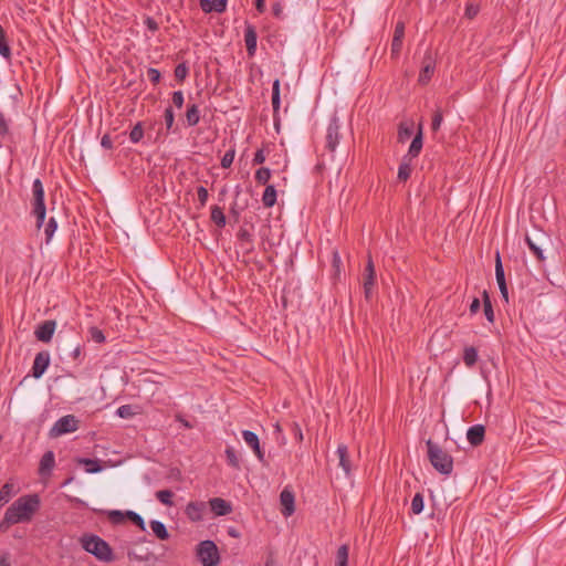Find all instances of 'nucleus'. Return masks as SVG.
Returning a JSON list of instances; mask_svg holds the SVG:
<instances>
[{"instance_id":"obj_10","label":"nucleus","mask_w":566,"mask_h":566,"mask_svg":"<svg viewBox=\"0 0 566 566\" xmlns=\"http://www.w3.org/2000/svg\"><path fill=\"white\" fill-rule=\"evenodd\" d=\"M206 511V503L200 501L189 502L186 506L185 513L191 522H199L203 518Z\"/></svg>"},{"instance_id":"obj_31","label":"nucleus","mask_w":566,"mask_h":566,"mask_svg":"<svg viewBox=\"0 0 566 566\" xmlns=\"http://www.w3.org/2000/svg\"><path fill=\"white\" fill-rule=\"evenodd\" d=\"M78 463L85 467L87 473H98L103 470L98 460L81 458L78 459Z\"/></svg>"},{"instance_id":"obj_36","label":"nucleus","mask_w":566,"mask_h":566,"mask_svg":"<svg viewBox=\"0 0 566 566\" xmlns=\"http://www.w3.org/2000/svg\"><path fill=\"white\" fill-rule=\"evenodd\" d=\"M57 229V222L54 217H51L44 226L45 242L49 244Z\"/></svg>"},{"instance_id":"obj_41","label":"nucleus","mask_w":566,"mask_h":566,"mask_svg":"<svg viewBox=\"0 0 566 566\" xmlns=\"http://www.w3.org/2000/svg\"><path fill=\"white\" fill-rule=\"evenodd\" d=\"M495 279H496L497 284L505 282V273H504L502 260H501L499 252H496V258H495Z\"/></svg>"},{"instance_id":"obj_33","label":"nucleus","mask_w":566,"mask_h":566,"mask_svg":"<svg viewBox=\"0 0 566 566\" xmlns=\"http://www.w3.org/2000/svg\"><path fill=\"white\" fill-rule=\"evenodd\" d=\"M482 296H483L484 315L490 323H493L494 322V312H493V307L491 304L489 293L484 290L482 293Z\"/></svg>"},{"instance_id":"obj_50","label":"nucleus","mask_w":566,"mask_h":566,"mask_svg":"<svg viewBox=\"0 0 566 566\" xmlns=\"http://www.w3.org/2000/svg\"><path fill=\"white\" fill-rule=\"evenodd\" d=\"M164 118H165L166 128L168 130H170L175 123V115H174V111H172L171 106H169L165 109Z\"/></svg>"},{"instance_id":"obj_62","label":"nucleus","mask_w":566,"mask_h":566,"mask_svg":"<svg viewBox=\"0 0 566 566\" xmlns=\"http://www.w3.org/2000/svg\"><path fill=\"white\" fill-rule=\"evenodd\" d=\"M480 306H481V304H480V300H479V298H474V300L472 301L471 305H470V312H471V314H475V313H478V312H479V310H480Z\"/></svg>"},{"instance_id":"obj_21","label":"nucleus","mask_w":566,"mask_h":566,"mask_svg":"<svg viewBox=\"0 0 566 566\" xmlns=\"http://www.w3.org/2000/svg\"><path fill=\"white\" fill-rule=\"evenodd\" d=\"M365 272L364 290L366 297H368L376 279L375 268L371 259L368 260Z\"/></svg>"},{"instance_id":"obj_40","label":"nucleus","mask_w":566,"mask_h":566,"mask_svg":"<svg viewBox=\"0 0 566 566\" xmlns=\"http://www.w3.org/2000/svg\"><path fill=\"white\" fill-rule=\"evenodd\" d=\"M424 503L423 496L421 493H416L411 501V511L413 514L418 515L423 511Z\"/></svg>"},{"instance_id":"obj_24","label":"nucleus","mask_w":566,"mask_h":566,"mask_svg":"<svg viewBox=\"0 0 566 566\" xmlns=\"http://www.w3.org/2000/svg\"><path fill=\"white\" fill-rule=\"evenodd\" d=\"M412 168H411V159H408V156H403L402 160L398 168V179L400 181H406L409 179L411 175Z\"/></svg>"},{"instance_id":"obj_37","label":"nucleus","mask_w":566,"mask_h":566,"mask_svg":"<svg viewBox=\"0 0 566 566\" xmlns=\"http://www.w3.org/2000/svg\"><path fill=\"white\" fill-rule=\"evenodd\" d=\"M172 496H174V493L170 490H159L156 492V499L160 503H163L164 505H167V506L174 505Z\"/></svg>"},{"instance_id":"obj_13","label":"nucleus","mask_w":566,"mask_h":566,"mask_svg":"<svg viewBox=\"0 0 566 566\" xmlns=\"http://www.w3.org/2000/svg\"><path fill=\"white\" fill-rule=\"evenodd\" d=\"M228 0H200L199 4L205 13L216 11L222 13L227 9Z\"/></svg>"},{"instance_id":"obj_23","label":"nucleus","mask_w":566,"mask_h":566,"mask_svg":"<svg viewBox=\"0 0 566 566\" xmlns=\"http://www.w3.org/2000/svg\"><path fill=\"white\" fill-rule=\"evenodd\" d=\"M413 134V124L412 123H406L402 122L399 124L398 127V135L397 139L399 143L403 144L406 143Z\"/></svg>"},{"instance_id":"obj_63","label":"nucleus","mask_w":566,"mask_h":566,"mask_svg":"<svg viewBox=\"0 0 566 566\" xmlns=\"http://www.w3.org/2000/svg\"><path fill=\"white\" fill-rule=\"evenodd\" d=\"M256 10L262 13L265 10V0H255Z\"/></svg>"},{"instance_id":"obj_17","label":"nucleus","mask_w":566,"mask_h":566,"mask_svg":"<svg viewBox=\"0 0 566 566\" xmlns=\"http://www.w3.org/2000/svg\"><path fill=\"white\" fill-rule=\"evenodd\" d=\"M55 465V457L53 451H46L41 460L39 467L40 475H50Z\"/></svg>"},{"instance_id":"obj_54","label":"nucleus","mask_w":566,"mask_h":566,"mask_svg":"<svg viewBox=\"0 0 566 566\" xmlns=\"http://www.w3.org/2000/svg\"><path fill=\"white\" fill-rule=\"evenodd\" d=\"M171 101L177 108H181L185 102L184 93L181 91H175L171 95Z\"/></svg>"},{"instance_id":"obj_53","label":"nucleus","mask_w":566,"mask_h":566,"mask_svg":"<svg viewBox=\"0 0 566 566\" xmlns=\"http://www.w3.org/2000/svg\"><path fill=\"white\" fill-rule=\"evenodd\" d=\"M90 334H91L92 339L95 343H104L105 342L104 333L99 328L91 327Z\"/></svg>"},{"instance_id":"obj_26","label":"nucleus","mask_w":566,"mask_h":566,"mask_svg":"<svg viewBox=\"0 0 566 566\" xmlns=\"http://www.w3.org/2000/svg\"><path fill=\"white\" fill-rule=\"evenodd\" d=\"M186 120L188 126H196L200 120V111L197 104L188 105L186 112Z\"/></svg>"},{"instance_id":"obj_7","label":"nucleus","mask_w":566,"mask_h":566,"mask_svg":"<svg viewBox=\"0 0 566 566\" xmlns=\"http://www.w3.org/2000/svg\"><path fill=\"white\" fill-rule=\"evenodd\" d=\"M50 365V354L49 352H40L35 355L32 366V376L34 378H40L45 373Z\"/></svg>"},{"instance_id":"obj_12","label":"nucleus","mask_w":566,"mask_h":566,"mask_svg":"<svg viewBox=\"0 0 566 566\" xmlns=\"http://www.w3.org/2000/svg\"><path fill=\"white\" fill-rule=\"evenodd\" d=\"M211 511L218 516H224L232 512V506L229 502L221 497H213L209 501Z\"/></svg>"},{"instance_id":"obj_5","label":"nucleus","mask_w":566,"mask_h":566,"mask_svg":"<svg viewBox=\"0 0 566 566\" xmlns=\"http://www.w3.org/2000/svg\"><path fill=\"white\" fill-rule=\"evenodd\" d=\"M78 428V420L73 415H66L55 421L53 427L50 429L49 436L51 438H57L65 433L76 431Z\"/></svg>"},{"instance_id":"obj_45","label":"nucleus","mask_w":566,"mask_h":566,"mask_svg":"<svg viewBox=\"0 0 566 566\" xmlns=\"http://www.w3.org/2000/svg\"><path fill=\"white\" fill-rule=\"evenodd\" d=\"M271 178V170L269 168L262 167L255 172V180L259 184L265 185Z\"/></svg>"},{"instance_id":"obj_20","label":"nucleus","mask_w":566,"mask_h":566,"mask_svg":"<svg viewBox=\"0 0 566 566\" xmlns=\"http://www.w3.org/2000/svg\"><path fill=\"white\" fill-rule=\"evenodd\" d=\"M32 192H33V208L45 207L44 188H43L42 181L39 178L33 180Z\"/></svg>"},{"instance_id":"obj_51","label":"nucleus","mask_w":566,"mask_h":566,"mask_svg":"<svg viewBox=\"0 0 566 566\" xmlns=\"http://www.w3.org/2000/svg\"><path fill=\"white\" fill-rule=\"evenodd\" d=\"M188 75V67L185 63H180L175 69V76L179 81H184Z\"/></svg>"},{"instance_id":"obj_14","label":"nucleus","mask_w":566,"mask_h":566,"mask_svg":"<svg viewBox=\"0 0 566 566\" xmlns=\"http://www.w3.org/2000/svg\"><path fill=\"white\" fill-rule=\"evenodd\" d=\"M485 429L482 424H474L468 429L467 439L471 446H480L484 440Z\"/></svg>"},{"instance_id":"obj_29","label":"nucleus","mask_w":566,"mask_h":566,"mask_svg":"<svg viewBox=\"0 0 566 566\" xmlns=\"http://www.w3.org/2000/svg\"><path fill=\"white\" fill-rule=\"evenodd\" d=\"M478 350L475 347L470 346L465 347L463 350V361L467 367L471 368L473 367L478 361Z\"/></svg>"},{"instance_id":"obj_1","label":"nucleus","mask_w":566,"mask_h":566,"mask_svg":"<svg viewBox=\"0 0 566 566\" xmlns=\"http://www.w3.org/2000/svg\"><path fill=\"white\" fill-rule=\"evenodd\" d=\"M41 507L39 494H27L17 499L6 511L0 528H7L10 525L29 523L34 514Z\"/></svg>"},{"instance_id":"obj_38","label":"nucleus","mask_w":566,"mask_h":566,"mask_svg":"<svg viewBox=\"0 0 566 566\" xmlns=\"http://www.w3.org/2000/svg\"><path fill=\"white\" fill-rule=\"evenodd\" d=\"M280 104V80L276 78L272 85V107L274 112L279 111Z\"/></svg>"},{"instance_id":"obj_64","label":"nucleus","mask_w":566,"mask_h":566,"mask_svg":"<svg viewBox=\"0 0 566 566\" xmlns=\"http://www.w3.org/2000/svg\"><path fill=\"white\" fill-rule=\"evenodd\" d=\"M0 566H10V563L6 558H0Z\"/></svg>"},{"instance_id":"obj_60","label":"nucleus","mask_w":566,"mask_h":566,"mask_svg":"<svg viewBox=\"0 0 566 566\" xmlns=\"http://www.w3.org/2000/svg\"><path fill=\"white\" fill-rule=\"evenodd\" d=\"M497 285H499L502 297L505 300V302H509V291H507L506 282H502Z\"/></svg>"},{"instance_id":"obj_11","label":"nucleus","mask_w":566,"mask_h":566,"mask_svg":"<svg viewBox=\"0 0 566 566\" xmlns=\"http://www.w3.org/2000/svg\"><path fill=\"white\" fill-rule=\"evenodd\" d=\"M405 36V23L402 21H399L396 23L394 38L391 42V54L395 56H398L401 48H402V40Z\"/></svg>"},{"instance_id":"obj_34","label":"nucleus","mask_w":566,"mask_h":566,"mask_svg":"<svg viewBox=\"0 0 566 566\" xmlns=\"http://www.w3.org/2000/svg\"><path fill=\"white\" fill-rule=\"evenodd\" d=\"M349 548L346 544L342 545L336 553L335 566H347Z\"/></svg>"},{"instance_id":"obj_18","label":"nucleus","mask_w":566,"mask_h":566,"mask_svg":"<svg viewBox=\"0 0 566 566\" xmlns=\"http://www.w3.org/2000/svg\"><path fill=\"white\" fill-rule=\"evenodd\" d=\"M421 149H422V124H419L418 132H417L416 136L413 137L406 156H408V159H413L419 156Z\"/></svg>"},{"instance_id":"obj_30","label":"nucleus","mask_w":566,"mask_h":566,"mask_svg":"<svg viewBox=\"0 0 566 566\" xmlns=\"http://www.w3.org/2000/svg\"><path fill=\"white\" fill-rule=\"evenodd\" d=\"M15 494L14 485L12 483H6L0 489V505L7 504Z\"/></svg>"},{"instance_id":"obj_42","label":"nucleus","mask_w":566,"mask_h":566,"mask_svg":"<svg viewBox=\"0 0 566 566\" xmlns=\"http://www.w3.org/2000/svg\"><path fill=\"white\" fill-rule=\"evenodd\" d=\"M126 516L135 525H137L143 532L146 531V525L144 518L134 511H126Z\"/></svg>"},{"instance_id":"obj_47","label":"nucleus","mask_w":566,"mask_h":566,"mask_svg":"<svg viewBox=\"0 0 566 566\" xmlns=\"http://www.w3.org/2000/svg\"><path fill=\"white\" fill-rule=\"evenodd\" d=\"M442 122H443L442 112L440 108H437L432 115L431 129L433 132H438L441 127Z\"/></svg>"},{"instance_id":"obj_25","label":"nucleus","mask_w":566,"mask_h":566,"mask_svg":"<svg viewBox=\"0 0 566 566\" xmlns=\"http://www.w3.org/2000/svg\"><path fill=\"white\" fill-rule=\"evenodd\" d=\"M149 526L157 538L165 541L169 537V533L163 522L153 520L149 522Z\"/></svg>"},{"instance_id":"obj_56","label":"nucleus","mask_w":566,"mask_h":566,"mask_svg":"<svg viewBox=\"0 0 566 566\" xmlns=\"http://www.w3.org/2000/svg\"><path fill=\"white\" fill-rule=\"evenodd\" d=\"M148 78L154 84L158 83L160 81V72L157 69L150 67L147 72Z\"/></svg>"},{"instance_id":"obj_58","label":"nucleus","mask_w":566,"mask_h":566,"mask_svg":"<svg viewBox=\"0 0 566 566\" xmlns=\"http://www.w3.org/2000/svg\"><path fill=\"white\" fill-rule=\"evenodd\" d=\"M265 161V155L263 149H259L253 157V164L254 165H261Z\"/></svg>"},{"instance_id":"obj_52","label":"nucleus","mask_w":566,"mask_h":566,"mask_svg":"<svg viewBox=\"0 0 566 566\" xmlns=\"http://www.w3.org/2000/svg\"><path fill=\"white\" fill-rule=\"evenodd\" d=\"M197 195L200 207H205L209 197L208 190L205 187L200 186L197 188Z\"/></svg>"},{"instance_id":"obj_6","label":"nucleus","mask_w":566,"mask_h":566,"mask_svg":"<svg viewBox=\"0 0 566 566\" xmlns=\"http://www.w3.org/2000/svg\"><path fill=\"white\" fill-rule=\"evenodd\" d=\"M340 124L339 119L334 116L331 118L326 130V148L334 153L340 140Z\"/></svg>"},{"instance_id":"obj_43","label":"nucleus","mask_w":566,"mask_h":566,"mask_svg":"<svg viewBox=\"0 0 566 566\" xmlns=\"http://www.w3.org/2000/svg\"><path fill=\"white\" fill-rule=\"evenodd\" d=\"M525 242L527 243L530 250L534 253V255L539 260V261H543L545 258H544V254H543V250L541 249L539 245H537L532 239L531 237L526 235L525 237Z\"/></svg>"},{"instance_id":"obj_2","label":"nucleus","mask_w":566,"mask_h":566,"mask_svg":"<svg viewBox=\"0 0 566 566\" xmlns=\"http://www.w3.org/2000/svg\"><path fill=\"white\" fill-rule=\"evenodd\" d=\"M80 543L85 552L92 554L98 560L106 563L114 560L111 546L102 537L94 534H84L80 538Z\"/></svg>"},{"instance_id":"obj_9","label":"nucleus","mask_w":566,"mask_h":566,"mask_svg":"<svg viewBox=\"0 0 566 566\" xmlns=\"http://www.w3.org/2000/svg\"><path fill=\"white\" fill-rule=\"evenodd\" d=\"M56 327L55 321H44L42 324H40L34 334L35 337L43 343H49L54 334Z\"/></svg>"},{"instance_id":"obj_3","label":"nucleus","mask_w":566,"mask_h":566,"mask_svg":"<svg viewBox=\"0 0 566 566\" xmlns=\"http://www.w3.org/2000/svg\"><path fill=\"white\" fill-rule=\"evenodd\" d=\"M428 459L432 467L443 475H450L453 471V459L438 443L432 440L426 442Z\"/></svg>"},{"instance_id":"obj_44","label":"nucleus","mask_w":566,"mask_h":566,"mask_svg":"<svg viewBox=\"0 0 566 566\" xmlns=\"http://www.w3.org/2000/svg\"><path fill=\"white\" fill-rule=\"evenodd\" d=\"M32 213L36 219V228L40 229L44 224V221H45L46 207L33 208Z\"/></svg>"},{"instance_id":"obj_15","label":"nucleus","mask_w":566,"mask_h":566,"mask_svg":"<svg viewBox=\"0 0 566 566\" xmlns=\"http://www.w3.org/2000/svg\"><path fill=\"white\" fill-rule=\"evenodd\" d=\"M280 501L283 506L282 513L284 516H290L294 513V494L293 492L284 489L280 494Z\"/></svg>"},{"instance_id":"obj_48","label":"nucleus","mask_w":566,"mask_h":566,"mask_svg":"<svg viewBox=\"0 0 566 566\" xmlns=\"http://www.w3.org/2000/svg\"><path fill=\"white\" fill-rule=\"evenodd\" d=\"M234 156H235L234 148H230L229 150H227L226 154L223 155V157L221 158L222 168H229L234 160Z\"/></svg>"},{"instance_id":"obj_27","label":"nucleus","mask_w":566,"mask_h":566,"mask_svg":"<svg viewBox=\"0 0 566 566\" xmlns=\"http://www.w3.org/2000/svg\"><path fill=\"white\" fill-rule=\"evenodd\" d=\"M262 202L264 207L271 208L276 202V190L273 185H269L262 196Z\"/></svg>"},{"instance_id":"obj_55","label":"nucleus","mask_w":566,"mask_h":566,"mask_svg":"<svg viewBox=\"0 0 566 566\" xmlns=\"http://www.w3.org/2000/svg\"><path fill=\"white\" fill-rule=\"evenodd\" d=\"M238 238L239 240H241L242 242H247L249 243L250 245L252 244V235L251 233L245 230V229H240L239 232H238Z\"/></svg>"},{"instance_id":"obj_28","label":"nucleus","mask_w":566,"mask_h":566,"mask_svg":"<svg viewBox=\"0 0 566 566\" xmlns=\"http://www.w3.org/2000/svg\"><path fill=\"white\" fill-rule=\"evenodd\" d=\"M0 55L3 59H6L7 61H10V59H11V49H10L8 40H7V33L1 25H0Z\"/></svg>"},{"instance_id":"obj_57","label":"nucleus","mask_w":566,"mask_h":566,"mask_svg":"<svg viewBox=\"0 0 566 566\" xmlns=\"http://www.w3.org/2000/svg\"><path fill=\"white\" fill-rule=\"evenodd\" d=\"M9 132V125L4 117V114L0 111V135L3 136L8 134Z\"/></svg>"},{"instance_id":"obj_35","label":"nucleus","mask_w":566,"mask_h":566,"mask_svg":"<svg viewBox=\"0 0 566 566\" xmlns=\"http://www.w3.org/2000/svg\"><path fill=\"white\" fill-rule=\"evenodd\" d=\"M227 462L233 469H240V459L237 454V451L232 447H227L226 451Z\"/></svg>"},{"instance_id":"obj_16","label":"nucleus","mask_w":566,"mask_h":566,"mask_svg":"<svg viewBox=\"0 0 566 566\" xmlns=\"http://www.w3.org/2000/svg\"><path fill=\"white\" fill-rule=\"evenodd\" d=\"M258 34L255 28L248 24L244 29V42L249 55H253L256 51Z\"/></svg>"},{"instance_id":"obj_59","label":"nucleus","mask_w":566,"mask_h":566,"mask_svg":"<svg viewBox=\"0 0 566 566\" xmlns=\"http://www.w3.org/2000/svg\"><path fill=\"white\" fill-rule=\"evenodd\" d=\"M101 146L105 149H112L113 148V142L109 135H104L101 139Z\"/></svg>"},{"instance_id":"obj_32","label":"nucleus","mask_w":566,"mask_h":566,"mask_svg":"<svg viewBox=\"0 0 566 566\" xmlns=\"http://www.w3.org/2000/svg\"><path fill=\"white\" fill-rule=\"evenodd\" d=\"M210 218L219 228H223L227 223V219L223 213V210L219 206L211 207Z\"/></svg>"},{"instance_id":"obj_22","label":"nucleus","mask_w":566,"mask_h":566,"mask_svg":"<svg viewBox=\"0 0 566 566\" xmlns=\"http://www.w3.org/2000/svg\"><path fill=\"white\" fill-rule=\"evenodd\" d=\"M433 72H434V63L430 56H427L426 62H424V64L420 71V74H419V78H418L419 83L427 84L430 81Z\"/></svg>"},{"instance_id":"obj_4","label":"nucleus","mask_w":566,"mask_h":566,"mask_svg":"<svg viewBox=\"0 0 566 566\" xmlns=\"http://www.w3.org/2000/svg\"><path fill=\"white\" fill-rule=\"evenodd\" d=\"M197 556L203 566H217L220 562V555L213 541L206 539L199 543Z\"/></svg>"},{"instance_id":"obj_8","label":"nucleus","mask_w":566,"mask_h":566,"mask_svg":"<svg viewBox=\"0 0 566 566\" xmlns=\"http://www.w3.org/2000/svg\"><path fill=\"white\" fill-rule=\"evenodd\" d=\"M242 438L244 442L253 450L260 462H264V452L260 447V440L256 433L250 430L242 431Z\"/></svg>"},{"instance_id":"obj_49","label":"nucleus","mask_w":566,"mask_h":566,"mask_svg":"<svg viewBox=\"0 0 566 566\" xmlns=\"http://www.w3.org/2000/svg\"><path fill=\"white\" fill-rule=\"evenodd\" d=\"M126 512H122V511H117V510H114V511H109L108 512V518L111 522H113L114 524H119L122 522H124V520L126 518Z\"/></svg>"},{"instance_id":"obj_19","label":"nucleus","mask_w":566,"mask_h":566,"mask_svg":"<svg viewBox=\"0 0 566 566\" xmlns=\"http://www.w3.org/2000/svg\"><path fill=\"white\" fill-rule=\"evenodd\" d=\"M338 457V465L344 470L346 475H349L352 465L349 461L348 448L345 444H339L336 450Z\"/></svg>"},{"instance_id":"obj_46","label":"nucleus","mask_w":566,"mask_h":566,"mask_svg":"<svg viewBox=\"0 0 566 566\" xmlns=\"http://www.w3.org/2000/svg\"><path fill=\"white\" fill-rule=\"evenodd\" d=\"M135 411L130 405H123L117 408L116 415L123 419H129L135 416Z\"/></svg>"},{"instance_id":"obj_39","label":"nucleus","mask_w":566,"mask_h":566,"mask_svg":"<svg viewBox=\"0 0 566 566\" xmlns=\"http://www.w3.org/2000/svg\"><path fill=\"white\" fill-rule=\"evenodd\" d=\"M144 137V128H143V124L140 122H138L130 130L129 133V140L133 143V144H137L142 140V138Z\"/></svg>"},{"instance_id":"obj_61","label":"nucleus","mask_w":566,"mask_h":566,"mask_svg":"<svg viewBox=\"0 0 566 566\" xmlns=\"http://www.w3.org/2000/svg\"><path fill=\"white\" fill-rule=\"evenodd\" d=\"M478 13V8L474 7L473 4H469L467 6V9H465V15L470 19H472L473 17H475Z\"/></svg>"}]
</instances>
